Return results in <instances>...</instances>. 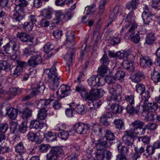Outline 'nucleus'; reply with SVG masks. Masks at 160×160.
Masks as SVG:
<instances>
[{
  "mask_svg": "<svg viewBox=\"0 0 160 160\" xmlns=\"http://www.w3.org/2000/svg\"><path fill=\"white\" fill-rule=\"evenodd\" d=\"M114 114V113L112 112H107L105 114H102L100 118L99 122L105 126H109L110 122L108 121L107 119L112 118Z\"/></svg>",
  "mask_w": 160,
  "mask_h": 160,
  "instance_id": "17",
  "label": "nucleus"
},
{
  "mask_svg": "<svg viewBox=\"0 0 160 160\" xmlns=\"http://www.w3.org/2000/svg\"><path fill=\"white\" fill-rule=\"evenodd\" d=\"M90 128V126L88 124L78 122L74 125L73 130L78 134H85L87 132Z\"/></svg>",
  "mask_w": 160,
  "mask_h": 160,
  "instance_id": "10",
  "label": "nucleus"
},
{
  "mask_svg": "<svg viewBox=\"0 0 160 160\" xmlns=\"http://www.w3.org/2000/svg\"><path fill=\"white\" fill-rule=\"evenodd\" d=\"M46 125V123L41 122L38 120H32L30 122L29 128H30L38 130L42 129Z\"/></svg>",
  "mask_w": 160,
  "mask_h": 160,
  "instance_id": "22",
  "label": "nucleus"
},
{
  "mask_svg": "<svg viewBox=\"0 0 160 160\" xmlns=\"http://www.w3.org/2000/svg\"><path fill=\"white\" fill-rule=\"evenodd\" d=\"M133 105L129 104L127 106L126 108V112L130 115L138 114L140 109V106L137 105L134 107Z\"/></svg>",
  "mask_w": 160,
  "mask_h": 160,
  "instance_id": "25",
  "label": "nucleus"
},
{
  "mask_svg": "<svg viewBox=\"0 0 160 160\" xmlns=\"http://www.w3.org/2000/svg\"><path fill=\"white\" fill-rule=\"evenodd\" d=\"M17 37L23 42H31L32 44H34L33 41L34 38L30 37V35L27 33L23 32H18L17 34Z\"/></svg>",
  "mask_w": 160,
  "mask_h": 160,
  "instance_id": "16",
  "label": "nucleus"
},
{
  "mask_svg": "<svg viewBox=\"0 0 160 160\" xmlns=\"http://www.w3.org/2000/svg\"><path fill=\"white\" fill-rule=\"evenodd\" d=\"M28 106L22 111V117L23 118H28L32 115V111L30 108L33 106L32 103L29 102L27 103Z\"/></svg>",
  "mask_w": 160,
  "mask_h": 160,
  "instance_id": "26",
  "label": "nucleus"
},
{
  "mask_svg": "<svg viewBox=\"0 0 160 160\" xmlns=\"http://www.w3.org/2000/svg\"><path fill=\"white\" fill-rule=\"evenodd\" d=\"M111 108L113 110V112L115 113H120L122 112L123 110L122 107L116 103L112 104L111 106Z\"/></svg>",
  "mask_w": 160,
  "mask_h": 160,
  "instance_id": "43",
  "label": "nucleus"
},
{
  "mask_svg": "<svg viewBox=\"0 0 160 160\" xmlns=\"http://www.w3.org/2000/svg\"><path fill=\"white\" fill-rule=\"evenodd\" d=\"M121 41V39L118 36L113 37L110 40V43L113 45L119 43Z\"/></svg>",
  "mask_w": 160,
  "mask_h": 160,
  "instance_id": "61",
  "label": "nucleus"
},
{
  "mask_svg": "<svg viewBox=\"0 0 160 160\" xmlns=\"http://www.w3.org/2000/svg\"><path fill=\"white\" fill-rule=\"evenodd\" d=\"M94 89H92L89 92H88L84 86L82 84H79L76 87V91L80 92L81 97L84 100L88 98V97L91 94V92Z\"/></svg>",
  "mask_w": 160,
  "mask_h": 160,
  "instance_id": "15",
  "label": "nucleus"
},
{
  "mask_svg": "<svg viewBox=\"0 0 160 160\" xmlns=\"http://www.w3.org/2000/svg\"><path fill=\"white\" fill-rule=\"evenodd\" d=\"M54 48V46L53 44L50 42L46 43L43 47L44 50L46 53L45 54V56H46L48 59H49L50 57L54 54L52 52L49 53Z\"/></svg>",
  "mask_w": 160,
  "mask_h": 160,
  "instance_id": "21",
  "label": "nucleus"
},
{
  "mask_svg": "<svg viewBox=\"0 0 160 160\" xmlns=\"http://www.w3.org/2000/svg\"><path fill=\"white\" fill-rule=\"evenodd\" d=\"M129 59V60H124L122 62V66L124 68L130 71V70H132L133 68L132 62L135 58L133 56V58H130Z\"/></svg>",
  "mask_w": 160,
  "mask_h": 160,
  "instance_id": "34",
  "label": "nucleus"
},
{
  "mask_svg": "<svg viewBox=\"0 0 160 160\" xmlns=\"http://www.w3.org/2000/svg\"><path fill=\"white\" fill-rule=\"evenodd\" d=\"M144 78L145 76L143 73L139 70L135 71L134 74L131 77L132 82L137 83L140 82L141 80Z\"/></svg>",
  "mask_w": 160,
  "mask_h": 160,
  "instance_id": "19",
  "label": "nucleus"
},
{
  "mask_svg": "<svg viewBox=\"0 0 160 160\" xmlns=\"http://www.w3.org/2000/svg\"><path fill=\"white\" fill-rule=\"evenodd\" d=\"M105 92L103 89H94L91 92V94L88 97V99L85 100L88 101V104L89 106L90 104L92 103L93 107H90L88 108V111L91 112L94 111L95 109L98 108L101 104V102L99 98L102 97Z\"/></svg>",
  "mask_w": 160,
  "mask_h": 160,
  "instance_id": "2",
  "label": "nucleus"
},
{
  "mask_svg": "<svg viewBox=\"0 0 160 160\" xmlns=\"http://www.w3.org/2000/svg\"><path fill=\"white\" fill-rule=\"evenodd\" d=\"M125 75V72L122 70H119L117 71L114 76L116 79L121 80L123 79Z\"/></svg>",
  "mask_w": 160,
  "mask_h": 160,
  "instance_id": "48",
  "label": "nucleus"
},
{
  "mask_svg": "<svg viewBox=\"0 0 160 160\" xmlns=\"http://www.w3.org/2000/svg\"><path fill=\"white\" fill-rule=\"evenodd\" d=\"M52 9L49 8H46L41 11V15L46 19H50L52 17Z\"/></svg>",
  "mask_w": 160,
  "mask_h": 160,
  "instance_id": "35",
  "label": "nucleus"
},
{
  "mask_svg": "<svg viewBox=\"0 0 160 160\" xmlns=\"http://www.w3.org/2000/svg\"><path fill=\"white\" fill-rule=\"evenodd\" d=\"M55 18L54 20L56 21L55 23L59 24L60 22H64L63 13L59 10L55 11Z\"/></svg>",
  "mask_w": 160,
  "mask_h": 160,
  "instance_id": "29",
  "label": "nucleus"
},
{
  "mask_svg": "<svg viewBox=\"0 0 160 160\" xmlns=\"http://www.w3.org/2000/svg\"><path fill=\"white\" fill-rule=\"evenodd\" d=\"M8 129V125L7 123L0 122V132L5 133Z\"/></svg>",
  "mask_w": 160,
  "mask_h": 160,
  "instance_id": "60",
  "label": "nucleus"
},
{
  "mask_svg": "<svg viewBox=\"0 0 160 160\" xmlns=\"http://www.w3.org/2000/svg\"><path fill=\"white\" fill-rule=\"evenodd\" d=\"M3 48V51L7 54H10L12 52L10 42L7 43L4 46Z\"/></svg>",
  "mask_w": 160,
  "mask_h": 160,
  "instance_id": "56",
  "label": "nucleus"
},
{
  "mask_svg": "<svg viewBox=\"0 0 160 160\" xmlns=\"http://www.w3.org/2000/svg\"><path fill=\"white\" fill-rule=\"evenodd\" d=\"M92 129L94 133L98 136L101 137L103 134L102 127L98 123H93Z\"/></svg>",
  "mask_w": 160,
  "mask_h": 160,
  "instance_id": "23",
  "label": "nucleus"
},
{
  "mask_svg": "<svg viewBox=\"0 0 160 160\" xmlns=\"http://www.w3.org/2000/svg\"><path fill=\"white\" fill-rule=\"evenodd\" d=\"M62 148L59 146H53L50 149L49 153L47 154V158L49 160H57L62 159L64 157Z\"/></svg>",
  "mask_w": 160,
  "mask_h": 160,
  "instance_id": "6",
  "label": "nucleus"
},
{
  "mask_svg": "<svg viewBox=\"0 0 160 160\" xmlns=\"http://www.w3.org/2000/svg\"><path fill=\"white\" fill-rule=\"evenodd\" d=\"M155 39L153 33H149L145 38V43L148 45H152L155 42Z\"/></svg>",
  "mask_w": 160,
  "mask_h": 160,
  "instance_id": "38",
  "label": "nucleus"
},
{
  "mask_svg": "<svg viewBox=\"0 0 160 160\" xmlns=\"http://www.w3.org/2000/svg\"><path fill=\"white\" fill-rule=\"evenodd\" d=\"M135 17L133 12H130L122 20V22L126 23H132L134 22Z\"/></svg>",
  "mask_w": 160,
  "mask_h": 160,
  "instance_id": "31",
  "label": "nucleus"
},
{
  "mask_svg": "<svg viewBox=\"0 0 160 160\" xmlns=\"http://www.w3.org/2000/svg\"><path fill=\"white\" fill-rule=\"evenodd\" d=\"M144 125L143 122L138 120H135L131 123L130 125L131 129L128 130L135 134H144L146 130V128H143Z\"/></svg>",
  "mask_w": 160,
  "mask_h": 160,
  "instance_id": "7",
  "label": "nucleus"
},
{
  "mask_svg": "<svg viewBox=\"0 0 160 160\" xmlns=\"http://www.w3.org/2000/svg\"><path fill=\"white\" fill-rule=\"evenodd\" d=\"M22 91V90L18 88H12L10 89V93L12 96H16L17 94H20Z\"/></svg>",
  "mask_w": 160,
  "mask_h": 160,
  "instance_id": "58",
  "label": "nucleus"
},
{
  "mask_svg": "<svg viewBox=\"0 0 160 160\" xmlns=\"http://www.w3.org/2000/svg\"><path fill=\"white\" fill-rule=\"evenodd\" d=\"M135 90L137 93L140 94L146 90L145 85L142 83H138L135 86Z\"/></svg>",
  "mask_w": 160,
  "mask_h": 160,
  "instance_id": "54",
  "label": "nucleus"
},
{
  "mask_svg": "<svg viewBox=\"0 0 160 160\" xmlns=\"http://www.w3.org/2000/svg\"><path fill=\"white\" fill-rule=\"evenodd\" d=\"M7 113L9 117L12 119H14L17 116V112L16 109L13 108H9L7 111Z\"/></svg>",
  "mask_w": 160,
  "mask_h": 160,
  "instance_id": "42",
  "label": "nucleus"
},
{
  "mask_svg": "<svg viewBox=\"0 0 160 160\" xmlns=\"http://www.w3.org/2000/svg\"><path fill=\"white\" fill-rule=\"evenodd\" d=\"M140 65L143 68H150L152 64V62L150 59L147 56L141 55L140 57Z\"/></svg>",
  "mask_w": 160,
  "mask_h": 160,
  "instance_id": "20",
  "label": "nucleus"
},
{
  "mask_svg": "<svg viewBox=\"0 0 160 160\" xmlns=\"http://www.w3.org/2000/svg\"><path fill=\"white\" fill-rule=\"evenodd\" d=\"M108 71V67L107 66L101 65L98 69V72L101 76H103L106 74Z\"/></svg>",
  "mask_w": 160,
  "mask_h": 160,
  "instance_id": "49",
  "label": "nucleus"
},
{
  "mask_svg": "<svg viewBox=\"0 0 160 160\" xmlns=\"http://www.w3.org/2000/svg\"><path fill=\"white\" fill-rule=\"evenodd\" d=\"M45 88V87L43 82H40L37 84L36 87L33 88L32 91L31 92L30 94L28 95L23 97L22 99V101L24 102L30 100L31 98L32 95L35 96L41 92H43Z\"/></svg>",
  "mask_w": 160,
  "mask_h": 160,
  "instance_id": "9",
  "label": "nucleus"
},
{
  "mask_svg": "<svg viewBox=\"0 0 160 160\" xmlns=\"http://www.w3.org/2000/svg\"><path fill=\"white\" fill-rule=\"evenodd\" d=\"M84 107L81 105H77V107L75 108L74 111H75L77 113L82 114L84 112Z\"/></svg>",
  "mask_w": 160,
  "mask_h": 160,
  "instance_id": "64",
  "label": "nucleus"
},
{
  "mask_svg": "<svg viewBox=\"0 0 160 160\" xmlns=\"http://www.w3.org/2000/svg\"><path fill=\"white\" fill-rule=\"evenodd\" d=\"M134 150L135 152L132 153V160H137L140 158L142 154L144 153L145 148L142 146H137L134 147Z\"/></svg>",
  "mask_w": 160,
  "mask_h": 160,
  "instance_id": "18",
  "label": "nucleus"
},
{
  "mask_svg": "<svg viewBox=\"0 0 160 160\" xmlns=\"http://www.w3.org/2000/svg\"><path fill=\"white\" fill-rule=\"evenodd\" d=\"M107 2V0H101L99 3V13L101 15L104 11L105 6Z\"/></svg>",
  "mask_w": 160,
  "mask_h": 160,
  "instance_id": "47",
  "label": "nucleus"
},
{
  "mask_svg": "<svg viewBox=\"0 0 160 160\" xmlns=\"http://www.w3.org/2000/svg\"><path fill=\"white\" fill-rule=\"evenodd\" d=\"M135 34H130V37L132 41L135 43H138L140 39V37L139 34V32Z\"/></svg>",
  "mask_w": 160,
  "mask_h": 160,
  "instance_id": "51",
  "label": "nucleus"
},
{
  "mask_svg": "<svg viewBox=\"0 0 160 160\" xmlns=\"http://www.w3.org/2000/svg\"><path fill=\"white\" fill-rule=\"evenodd\" d=\"M32 57L37 65L40 64L42 62V59L40 54H36L35 55L32 56Z\"/></svg>",
  "mask_w": 160,
  "mask_h": 160,
  "instance_id": "62",
  "label": "nucleus"
},
{
  "mask_svg": "<svg viewBox=\"0 0 160 160\" xmlns=\"http://www.w3.org/2000/svg\"><path fill=\"white\" fill-rule=\"evenodd\" d=\"M34 25L29 21L25 22L22 25V28L26 31H31Z\"/></svg>",
  "mask_w": 160,
  "mask_h": 160,
  "instance_id": "45",
  "label": "nucleus"
},
{
  "mask_svg": "<svg viewBox=\"0 0 160 160\" xmlns=\"http://www.w3.org/2000/svg\"><path fill=\"white\" fill-rule=\"evenodd\" d=\"M116 128L119 130L122 129L124 128V122L122 119H115L113 122Z\"/></svg>",
  "mask_w": 160,
  "mask_h": 160,
  "instance_id": "41",
  "label": "nucleus"
},
{
  "mask_svg": "<svg viewBox=\"0 0 160 160\" xmlns=\"http://www.w3.org/2000/svg\"><path fill=\"white\" fill-rule=\"evenodd\" d=\"M125 100L129 102L130 104H134V96L133 95L130 94L125 96Z\"/></svg>",
  "mask_w": 160,
  "mask_h": 160,
  "instance_id": "59",
  "label": "nucleus"
},
{
  "mask_svg": "<svg viewBox=\"0 0 160 160\" xmlns=\"http://www.w3.org/2000/svg\"><path fill=\"white\" fill-rule=\"evenodd\" d=\"M15 150L16 152L18 153L22 157H23V155L27 154L26 151L23 143L21 142L17 144L15 146Z\"/></svg>",
  "mask_w": 160,
  "mask_h": 160,
  "instance_id": "24",
  "label": "nucleus"
},
{
  "mask_svg": "<svg viewBox=\"0 0 160 160\" xmlns=\"http://www.w3.org/2000/svg\"><path fill=\"white\" fill-rule=\"evenodd\" d=\"M75 38L73 34H71L67 36L66 45L67 47L70 48L72 47L75 44L74 39Z\"/></svg>",
  "mask_w": 160,
  "mask_h": 160,
  "instance_id": "37",
  "label": "nucleus"
},
{
  "mask_svg": "<svg viewBox=\"0 0 160 160\" xmlns=\"http://www.w3.org/2000/svg\"><path fill=\"white\" fill-rule=\"evenodd\" d=\"M138 24L135 22L132 23H126L124 27L122 28L121 30V32L126 31L128 30V33L129 34H135L139 32L138 30Z\"/></svg>",
  "mask_w": 160,
  "mask_h": 160,
  "instance_id": "14",
  "label": "nucleus"
},
{
  "mask_svg": "<svg viewBox=\"0 0 160 160\" xmlns=\"http://www.w3.org/2000/svg\"><path fill=\"white\" fill-rule=\"evenodd\" d=\"M0 67L2 70L6 71H8L9 70V65L8 61L7 60H0Z\"/></svg>",
  "mask_w": 160,
  "mask_h": 160,
  "instance_id": "46",
  "label": "nucleus"
},
{
  "mask_svg": "<svg viewBox=\"0 0 160 160\" xmlns=\"http://www.w3.org/2000/svg\"><path fill=\"white\" fill-rule=\"evenodd\" d=\"M28 139L32 142H37L38 137L36 133L33 132H29L27 135Z\"/></svg>",
  "mask_w": 160,
  "mask_h": 160,
  "instance_id": "52",
  "label": "nucleus"
},
{
  "mask_svg": "<svg viewBox=\"0 0 160 160\" xmlns=\"http://www.w3.org/2000/svg\"><path fill=\"white\" fill-rule=\"evenodd\" d=\"M104 82L106 81L109 85H111L115 83V80L116 79L114 76H109L106 77L105 79L104 78Z\"/></svg>",
  "mask_w": 160,
  "mask_h": 160,
  "instance_id": "57",
  "label": "nucleus"
},
{
  "mask_svg": "<svg viewBox=\"0 0 160 160\" xmlns=\"http://www.w3.org/2000/svg\"><path fill=\"white\" fill-rule=\"evenodd\" d=\"M95 147L97 148V151L95 152L96 158L98 160H104L105 158V156L104 155V150H103V148L104 147H101L98 148L96 146Z\"/></svg>",
  "mask_w": 160,
  "mask_h": 160,
  "instance_id": "28",
  "label": "nucleus"
},
{
  "mask_svg": "<svg viewBox=\"0 0 160 160\" xmlns=\"http://www.w3.org/2000/svg\"><path fill=\"white\" fill-rule=\"evenodd\" d=\"M34 52V49L30 48H25L22 50L23 55L26 57L29 56L33 55Z\"/></svg>",
  "mask_w": 160,
  "mask_h": 160,
  "instance_id": "44",
  "label": "nucleus"
},
{
  "mask_svg": "<svg viewBox=\"0 0 160 160\" xmlns=\"http://www.w3.org/2000/svg\"><path fill=\"white\" fill-rule=\"evenodd\" d=\"M22 71L19 67L17 66H14L11 69V74L13 77H17L21 74Z\"/></svg>",
  "mask_w": 160,
  "mask_h": 160,
  "instance_id": "36",
  "label": "nucleus"
},
{
  "mask_svg": "<svg viewBox=\"0 0 160 160\" xmlns=\"http://www.w3.org/2000/svg\"><path fill=\"white\" fill-rule=\"evenodd\" d=\"M116 57L120 59H123L124 60H129V58H133V55L132 54H128L126 51H119L116 53Z\"/></svg>",
  "mask_w": 160,
  "mask_h": 160,
  "instance_id": "27",
  "label": "nucleus"
},
{
  "mask_svg": "<svg viewBox=\"0 0 160 160\" xmlns=\"http://www.w3.org/2000/svg\"><path fill=\"white\" fill-rule=\"evenodd\" d=\"M115 136L113 133L108 130L105 132L104 136L102 139H99L95 144L98 147L101 146L107 148L110 147L112 144L111 141L115 140Z\"/></svg>",
  "mask_w": 160,
  "mask_h": 160,
  "instance_id": "4",
  "label": "nucleus"
},
{
  "mask_svg": "<svg viewBox=\"0 0 160 160\" xmlns=\"http://www.w3.org/2000/svg\"><path fill=\"white\" fill-rule=\"evenodd\" d=\"M75 49L74 48L70 49L65 56V58L67 59H69L68 60L71 62L72 61V57L74 54Z\"/></svg>",
  "mask_w": 160,
  "mask_h": 160,
  "instance_id": "55",
  "label": "nucleus"
},
{
  "mask_svg": "<svg viewBox=\"0 0 160 160\" xmlns=\"http://www.w3.org/2000/svg\"><path fill=\"white\" fill-rule=\"evenodd\" d=\"M150 137L146 135L138 137V140L139 142H142L144 144H148L150 142Z\"/></svg>",
  "mask_w": 160,
  "mask_h": 160,
  "instance_id": "53",
  "label": "nucleus"
},
{
  "mask_svg": "<svg viewBox=\"0 0 160 160\" xmlns=\"http://www.w3.org/2000/svg\"><path fill=\"white\" fill-rule=\"evenodd\" d=\"M53 100L50 99H41L37 103V107L40 109L38 111V118L41 120L45 119L47 115V107Z\"/></svg>",
  "mask_w": 160,
  "mask_h": 160,
  "instance_id": "5",
  "label": "nucleus"
},
{
  "mask_svg": "<svg viewBox=\"0 0 160 160\" xmlns=\"http://www.w3.org/2000/svg\"><path fill=\"white\" fill-rule=\"evenodd\" d=\"M102 63L101 65H105L107 66L109 62V60L108 57L105 54H104L100 60Z\"/></svg>",
  "mask_w": 160,
  "mask_h": 160,
  "instance_id": "63",
  "label": "nucleus"
},
{
  "mask_svg": "<svg viewBox=\"0 0 160 160\" xmlns=\"http://www.w3.org/2000/svg\"><path fill=\"white\" fill-rule=\"evenodd\" d=\"M142 98L141 102L143 103V104L146 105L148 102V99L150 97V92L148 91L143 92L140 94Z\"/></svg>",
  "mask_w": 160,
  "mask_h": 160,
  "instance_id": "33",
  "label": "nucleus"
},
{
  "mask_svg": "<svg viewBox=\"0 0 160 160\" xmlns=\"http://www.w3.org/2000/svg\"><path fill=\"white\" fill-rule=\"evenodd\" d=\"M57 64V62H54L51 68L45 69L44 73L48 76L49 79L52 80V82L50 83L48 86L53 93L52 95V97L56 95L58 98L61 99L71 94V89L69 86L63 84L61 86L58 90L57 91L59 84L60 77L56 72L57 69L55 66Z\"/></svg>",
  "mask_w": 160,
  "mask_h": 160,
  "instance_id": "1",
  "label": "nucleus"
},
{
  "mask_svg": "<svg viewBox=\"0 0 160 160\" xmlns=\"http://www.w3.org/2000/svg\"><path fill=\"white\" fill-rule=\"evenodd\" d=\"M88 85L91 87L102 86L104 84V80L102 77L92 76L88 80Z\"/></svg>",
  "mask_w": 160,
  "mask_h": 160,
  "instance_id": "12",
  "label": "nucleus"
},
{
  "mask_svg": "<svg viewBox=\"0 0 160 160\" xmlns=\"http://www.w3.org/2000/svg\"><path fill=\"white\" fill-rule=\"evenodd\" d=\"M138 1L137 0H132V1L127 3L126 5V8L128 10L131 9L133 10L137 8L138 5Z\"/></svg>",
  "mask_w": 160,
  "mask_h": 160,
  "instance_id": "40",
  "label": "nucleus"
},
{
  "mask_svg": "<svg viewBox=\"0 0 160 160\" xmlns=\"http://www.w3.org/2000/svg\"><path fill=\"white\" fill-rule=\"evenodd\" d=\"M117 147L120 154L126 156L129 152V149L127 147L122 145L120 142L117 144Z\"/></svg>",
  "mask_w": 160,
  "mask_h": 160,
  "instance_id": "32",
  "label": "nucleus"
},
{
  "mask_svg": "<svg viewBox=\"0 0 160 160\" xmlns=\"http://www.w3.org/2000/svg\"><path fill=\"white\" fill-rule=\"evenodd\" d=\"M69 136V133L68 131L63 130L58 134V136L62 140H66Z\"/></svg>",
  "mask_w": 160,
  "mask_h": 160,
  "instance_id": "50",
  "label": "nucleus"
},
{
  "mask_svg": "<svg viewBox=\"0 0 160 160\" xmlns=\"http://www.w3.org/2000/svg\"><path fill=\"white\" fill-rule=\"evenodd\" d=\"M143 106L145 107V109L147 110V111L152 112L156 111L158 107L157 104L155 102L150 103L148 102L146 105L143 104Z\"/></svg>",
  "mask_w": 160,
  "mask_h": 160,
  "instance_id": "30",
  "label": "nucleus"
},
{
  "mask_svg": "<svg viewBox=\"0 0 160 160\" xmlns=\"http://www.w3.org/2000/svg\"><path fill=\"white\" fill-rule=\"evenodd\" d=\"M132 132L128 130L125 132V134L122 136V142L127 146L132 147L133 144L134 138Z\"/></svg>",
  "mask_w": 160,
  "mask_h": 160,
  "instance_id": "13",
  "label": "nucleus"
},
{
  "mask_svg": "<svg viewBox=\"0 0 160 160\" xmlns=\"http://www.w3.org/2000/svg\"><path fill=\"white\" fill-rule=\"evenodd\" d=\"M144 11L142 13V18L144 23L146 25H149L153 22L151 16L152 15L148 6H145L143 8Z\"/></svg>",
  "mask_w": 160,
  "mask_h": 160,
  "instance_id": "11",
  "label": "nucleus"
},
{
  "mask_svg": "<svg viewBox=\"0 0 160 160\" xmlns=\"http://www.w3.org/2000/svg\"><path fill=\"white\" fill-rule=\"evenodd\" d=\"M151 79L153 81L155 85H158L160 82V73L155 71L151 74Z\"/></svg>",
  "mask_w": 160,
  "mask_h": 160,
  "instance_id": "39",
  "label": "nucleus"
},
{
  "mask_svg": "<svg viewBox=\"0 0 160 160\" xmlns=\"http://www.w3.org/2000/svg\"><path fill=\"white\" fill-rule=\"evenodd\" d=\"M109 92L111 94V100L116 101L118 100V97L121 98L120 95L122 92V87L117 83H113L108 88Z\"/></svg>",
  "mask_w": 160,
  "mask_h": 160,
  "instance_id": "8",
  "label": "nucleus"
},
{
  "mask_svg": "<svg viewBox=\"0 0 160 160\" xmlns=\"http://www.w3.org/2000/svg\"><path fill=\"white\" fill-rule=\"evenodd\" d=\"M27 0H16L15 1L16 6L14 7V10L16 12L13 14L12 18L16 22H19L23 19L25 13V8L28 4Z\"/></svg>",
  "mask_w": 160,
  "mask_h": 160,
  "instance_id": "3",
  "label": "nucleus"
}]
</instances>
